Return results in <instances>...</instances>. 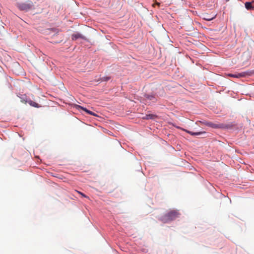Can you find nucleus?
I'll list each match as a JSON object with an SVG mask.
<instances>
[{"instance_id":"obj_14","label":"nucleus","mask_w":254,"mask_h":254,"mask_svg":"<svg viewBox=\"0 0 254 254\" xmlns=\"http://www.w3.org/2000/svg\"><path fill=\"white\" fill-rule=\"evenodd\" d=\"M229 75L230 76H231V77H236V75H237V74H229Z\"/></svg>"},{"instance_id":"obj_3","label":"nucleus","mask_w":254,"mask_h":254,"mask_svg":"<svg viewBox=\"0 0 254 254\" xmlns=\"http://www.w3.org/2000/svg\"><path fill=\"white\" fill-rule=\"evenodd\" d=\"M208 127L213 128H228L231 127L230 125H226L223 124H217L212 122H209Z\"/></svg>"},{"instance_id":"obj_2","label":"nucleus","mask_w":254,"mask_h":254,"mask_svg":"<svg viewBox=\"0 0 254 254\" xmlns=\"http://www.w3.org/2000/svg\"><path fill=\"white\" fill-rule=\"evenodd\" d=\"M17 6L20 10L27 11L32 8L33 4L32 1L28 0L26 2L17 3Z\"/></svg>"},{"instance_id":"obj_10","label":"nucleus","mask_w":254,"mask_h":254,"mask_svg":"<svg viewBox=\"0 0 254 254\" xmlns=\"http://www.w3.org/2000/svg\"><path fill=\"white\" fill-rule=\"evenodd\" d=\"M27 103L31 106H33L35 108H39L41 106L37 103L30 100L27 101Z\"/></svg>"},{"instance_id":"obj_1","label":"nucleus","mask_w":254,"mask_h":254,"mask_svg":"<svg viewBox=\"0 0 254 254\" xmlns=\"http://www.w3.org/2000/svg\"><path fill=\"white\" fill-rule=\"evenodd\" d=\"M180 216L179 212L177 210H170L165 214L162 215L160 220L163 223H167L178 218Z\"/></svg>"},{"instance_id":"obj_5","label":"nucleus","mask_w":254,"mask_h":254,"mask_svg":"<svg viewBox=\"0 0 254 254\" xmlns=\"http://www.w3.org/2000/svg\"><path fill=\"white\" fill-rule=\"evenodd\" d=\"M252 72L251 71H245L237 73V75H236V77L239 78L241 77H246L251 75Z\"/></svg>"},{"instance_id":"obj_8","label":"nucleus","mask_w":254,"mask_h":254,"mask_svg":"<svg viewBox=\"0 0 254 254\" xmlns=\"http://www.w3.org/2000/svg\"><path fill=\"white\" fill-rule=\"evenodd\" d=\"M183 130L185 131L186 132H187V133H189L191 135H200V134H204V133H206L205 131L194 132H192V131H189V130H186V129H183Z\"/></svg>"},{"instance_id":"obj_6","label":"nucleus","mask_w":254,"mask_h":254,"mask_svg":"<svg viewBox=\"0 0 254 254\" xmlns=\"http://www.w3.org/2000/svg\"><path fill=\"white\" fill-rule=\"evenodd\" d=\"M145 98L147 100L151 101L153 103H155L157 101V98L154 95H146Z\"/></svg>"},{"instance_id":"obj_4","label":"nucleus","mask_w":254,"mask_h":254,"mask_svg":"<svg viewBox=\"0 0 254 254\" xmlns=\"http://www.w3.org/2000/svg\"><path fill=\"white\" fill-rule=\"evenodd\" d=\"M75 107L77 109H81L89 115H93L94 116H97L96 114L95 113H94V112H92V111H90L88 110V109H87L86 108H84L81 106L76 105Z\"/></svg>"},{"instance_id":"obj_12","label":"nucleus","mask_w":254,"mask_h":254,"mask_svg":"<svg viewBox=\"0 0 254 254\" xmlns=\"http://www.w3.org/2000/svg\"><path fill=\"white\" fill-rule=\"evenodd\" d=\"M76 191L79 194H80V195H81L82 196L84 197H86V198H88V197L87 196H86L85 194H84V193H83L82 192H80V191H77V190H76Z\"/></svg>"},{"instance_id":"obj_7","label":"nucleus","mask_w":254,"mask_h":254,"mask_svg":"<svg viewBox=\"0 0 254 254\" xmlns=\"http://www.w3.org/2000/svg\"><path fill=\"white\" fill-rule=\"evenodd\" d=\"M78 38L84 39V37L78 33H74L71 35V39L73 40H76Z\"/></svg>"},{"instance_id":"obj_9","label":"nucleus","mask_w":254,"mask_h":254,"mask_svg":"<svg viewBox=\"0 0 254 254\" xmlns=\"http://www.w3.org/2000/svg\"><path fill=\"white\" fill-rule=\"evenodd\" d=\"M215 18V16H211L208 14H204L203 15V19L207 21H210Z\"/></svg>"},{"instance_id":"obj_11","label":"nucleus","mask_w":254,"mask_h":254,"mask_svg":"<svg viewBox=\"0 0 254 254\" xmlns=\"http://www.w3.org/2000/svg\"><path fill=\"white\" fill-rule=\"evenodd\" d=\"M245 5L248 10H251L254 8V7L252 5V3L251 2H246L245 3Z\"/></svg>"},{"instance_id":"obj_13","label":"nucleus","mask_w":254,"mask_h":254,"mask_svg":"<svg viewBox=\"0 0 254 254\" xmlns=\"http://www.w3.org/2000/svg\"><path fill=\"white\" fill-rule=\"evenodd\" d=\"M202 124L204 125H205L206 126H208V124H209V122H207V121H204V122H201L200 121V122Z\"/></svg>"}]
</instances>
